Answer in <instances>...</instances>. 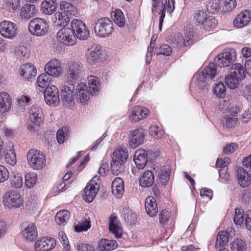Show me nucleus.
Here are the masks:
<instances>
[{
	"label": "nucleus",
	"instance_id": "nucleus-1",
	"mask_svg": "<svg viewBox=\"0 0 251 251\" xmlns=\"http://www.w3.org/2000/svg\"><path fill=\"white\" fill-rule=\"evenodd\" d=\"M152 12L158 13L160 16L159 19V30H162L164 19L165 17V11L171 13L175 8V0H151Z\"/></svg>",
	"mask_w": 251,
	"mask_h": 251
},
{
	"label": "nucleus",
	"instance_id": "nucleus-2",
	"mask_svg": "<svg viewBox=\"0 0 251 251\" xmlns=\"http://www.w3.org/2000/svg\"><path fill=\"white\" fill-rule=\"evenodd\" d=\"M128 157L126 149L119 148L115 150L111 155V170L113 175L118 176L125 170V164Z\"/></svg>",
	"mask_w": 251,
	"mask_h": 251
},
{
	"label": "nucleus",
	"instance_id": "nucleus-3",
	"mask_svg": "<svg viewBox=\"0 0 251 251\" xmlns=\"http://www.w3.org/2000/svg\"><path fill=\"white\" fill-rule=\"evenodd\" d=\"M29 119L31 123L27 125V129L31 132L38 131L45 119L42 108L37 105H32L29 111Z\"/></svg>",
	"mask_w": 251,
	"mask_h": 251
},
{
	"label": "nucleus",
	"instance_id": "nucleus-4",
	"mask_svg": "<svg viewBox=\"0 0 251 251\" xmlns=\"http://www.w3.org/2000/svg\"><path fill=\"white\" fill-rule=\"evenodd\" d=\"M26 159L29 166L35 170H41L46 165V155L36 149H32L28 151Z\"/></svg>",
	"mask_w": 251,
	"mask_h": 251
},
{
	"label": "nucleus",
	"instance_id": "nucleus-5",
	"mask_svg": "<svg viewBox=\"0 0 251 251\" xmlns=\"http://www.w3.org/2000/svg\"><path fill=\"white\" fill-rule=\"evenodd\" d=\"M114 30V25L108 17L100 18L95 23L94 31L96 35L100 38L110 37Z\"/></svg>",
	"mask_w": 251,
	"mask_h": 251
},
{
	"label": "nucleus",
	"instance_id": "nucleus-6",
	"mask_svg": "<svg viewBox=\"0 0 251 251\" xmlns=\"http://www.w3.org/2000/svg\"><path fill=\"white\" fill-rule=\"evenodd\" d=\"M49 27L47 21L40 18L33 19L28 25V29L30 33L37 36L46 35L48 32Z\"/></svg>",
	"mask_w": 251,
	"mask_h": 251
},
{
	"label": "nucleus",
	"instance_id": "nucleus-7",
	"mask_svg": "<svg viewBox=\"0 0 251 251\" xmlns=\"http://www.w3.org/2000/svg\"><path fill=\"white\" fill-rule=\"evenodd\" d=\"M194 29L191 25L184 27V32L179 33L175 38V43L179 48L190 46L193 43Z\"/></svg>",
	"mask_w": 251,
	"mask_h": 251
},
{
	"label": "nucleus",
	"instance_id": "nucleus-8",
	"mask_svg": "<svg viewBox=\"0 0 251 251\" xmlns=\"http://www.w3.org/2000/svg\"><path fill=\"white\" fill-rule=\"evenodd\" d=\"M83 75V69L81 63L79 62H71L67 70L68 81L72 84L81 80Z\"/></svg>",
	"mask_w": 251,
	"mask_h": 251
},
{
	"label": "nucleus",
	"instance_id": "nucleus-9",
	"mask_svg": "<svg viewBox=\"0 0 251 251\" xmlns=\"http://www.w3.org/2000/svg\"><path fill=\"white\" fill-rule=\"evenodd\" d=\"M3 202L4 206L9 209L19 208L23 205L24 199L18 192L11 191L5 194Z\"/></svg>",
	"mask_w": 251,
	"mask_h": 251
},
{
	"label": "nucleus",
	"instance_id": "nucleus-10",
	"mask_svg": "<svg viewBox=\"0 0 251 251\" xmlns=\"http://www.w3.org/2000/svg\"><path fill=\"white\" fill-rule=\"evenodd\" d=\"M57 40L62 44L72 46L76 43L74 31L72 28H63L59 30L57 34Z\"/></svg>",
	"mask_w": 251,
	"mask_h": 251
},
{
	"label": "nucleus",
	"instance_id": "nucleus-11",
	"mask_svg": "<svg viewBox=\"0 0 251 251\" xmlns=\"http://www.w3.org/2000/svg\"><path fill=\"white\" fill-rule=\"evenodd\" d=\"M236 51L233 49H229L218 54L214 59L216 65L220 67H227L236 59Z\"/></svg>",
	"mask_w": 251,
	"mask_h": 251
},
{
	"label": "nucleus",
	"instance_id": "nucleus-12",
	"mask_svg": "<svg viewBox=\"0 0 251 251\" xmlns=\"http://www.w3.org/2000/svg\"><path fill=\"white\" fill-rule=\"evenodd\" d=\"M44 93V99L47 104L56 106L59 104V90L56 86H48L45 89Z\"/></svg>",
	"mask_w": 251,
	"mask_h": 251
},
{
	"label": "nucleus",
	"instance_id": "nucleus-13",
	"mask_svg": "<svg viewBox=\"0 0 251 251\" xmlns=\"http://www.w3.org/2000/svg\"><path fill=\"white\" fill-rule=\"evenodd\" d=\"M71 27L72 28L74 34L76 33L75 38L79 40H85L89 36V31L86 25L80 20L74 19L72 21Z\"/></svg>",
	"mask_w": 251,
	"mask_h": 251
},
{
	"label": "nucleus",
	"instance_id": "nucleus-14",
	"mask_svg": "<svg viewBox=\"0 0 251 251\" xmlns=\"http://www.w3.org/2000/svg\"><path fill=\"white\" fill-rule=\"evenodd\" d=\"M21 233L28 241L33 242L38 237V231L35 225L31 222H25L21 226Z\"/></svg>",
	"mask_w": 251,
	"mask_h": 251
},
{
	"label": "nucleus",
	"instance_id": "nucleus-15",
	"mask_svg": "<svg viewBox=\"0 0 251 251\" xmlns=\"http://www.w3.org/2000/svg\"><path fill=\"white\" fill-rule=\"evenodd\" d=\"M18 28L14 23L5 20L0 23V33L3 37L12 39L17 34Z\"/></svg>",
	"mask_w": 251,
	"mask_h": 251
},
{
	"label": "nucleus",
	"instance_id": "nucleus-16",
	"mask_svg": "<svg viewBox=\"0 0 251 251\" xmlns=\"http://www.w3.org/2000/svg\"><path fill=\"white\" fill-rule=\"evenodd\" d=\"M251 21V10L246 9L238 14L233 21V26L241 28L248 25Z\"/></svg>",
	"mask_w": 251,
	"mask_h": 251
},
{
	"label": "nucleus",
	"instance_id": "nucleus-17",
	"mask_svg": "<svg viewBox=\"0 0 251 251\" xmlns=\"http://www.w3.org/2000/svg\"><path fill=\"white\" fill-rule=\"evenodd\" d=\"M44 70L51 77L57 78L60 77L63 72L61 63L56 59L49 61L45 65Z\"/></svg>",
	"mask_w": 251,
	"mask_h": 251
},
{
	"label": "nucleus",
	"instance_id": "nucleus-18",
	"mask_svg": "<svg viewBox=\"0 0 251 251\" xmlns=\"http://www.w3.org/2000/svg\"><path fill=\"white\" fill-rule=\"evenodd\" d=\"M56 245L55 240L52 238L44 237L38 239L34 244L35 251H50Z\"/></svg>",
	"mask_w": 251,
	"mask_h": 251
},
{
	"label": "nucleus",
	"instance_id": "nucleus-19",
	"mask_svg": "<svg viewBox=\"0 0 251 251\" xmlns=\"http://www.w3.org/2000/svg\"><path fill=\"white\" fill-rule=\"evenodd\" d=\"M145 134L142 128H137L132 131L129 136V145L130 148L135 149L144 143Z\"/></svg>",
	"mask_w": 251,
	"mask_h": 251
},
{
	"label": "nucleus",
	"instance_id": "nucleus-20",
	"mask_svg": "<svg viewBox=\"0 0 251 251\" xmlns=\"http://www.w3.org/2000/svg\"><path fill=\"white\" fill-rule=\"evenodd\" d=\"M98 188V184L93 178L84 188V200L88 202H92L96 196Z\"/></svg>",
	"mask_w": 251,
	"mask_h": 251
},
{
	"label": "nucleus",
	"instance_id": "nucleus-21",
	"mask_svg": "<svg viewBox=\"0 0 251 251\" xmlns=\"http://www.w3.org/2000/svg\"><path fill=\"white\" fill-rule=\"evenodd\" d=\"M109 230L116 238L122 237L123 233L122 225L118 217L114 214H112L109 217Z\"/></svg>",
	"mask_w": 251,
	"mask_h": 251
},
{
	"label": "nucleus",
	"instance_id": "nucleus-22",
	"mask_svg": "<svg viewBox=\"0 0 251 251\" xmlns=\"http://www.w3.org/2000/svg\"><path fill=\"white\" fill-rule=\"evenodd\" d=\"M237 180L240 186L246 188L251 184V175L242 167H239L236 170Z\"/></svg>",
	"mask_w": 251,
	"mask_h": 251
},
{
	"label": "nucleus",
	"instance_id": "nucleus-23",
	"mask_svg": "<svg viewBox=\"0 0 251 251\" xmlns=\"http://www.w3.org/2000/svg\"><path fill=\"white\" fill-rule=\"evenodd\" d=\"M154 170L159 182L166 184L169 179L171 170L166 166H156Z\"/></svg>",
	"mask_w": 251,
	"mask_h": 251
},
{
	"label": "nucleus",
	"instance_id": "nucleus-24",
	"mask_svg": "<svg viewBox=\"0 0 251 251\" xmlns=\"http://www.w3.org/2000/svg\"><path fill=\"white\" fill-rule=\"evenodd\" d=\"M148 155L145 150L140 149L137 150L134 155V161L139 169H143L146 166L148 161Z\"/></svg>",
	"mask_w": 251,
	"mask_h": 251
},
{
	"label": "nucleus",
	"instance_id": "nucleus-25",
	"mask_svg": "<svg viewBox=\"0 0 251 251\" xmlns=\"http://www.w3.org/2000/svg\"><path fill=\"white\" fill-rule=\"evenodd\" d=\"M92 50L86 53V60L91 65L95 64L100 59L102 55L101 47L98 45L92 47Z\"/></svg>",
	"mask_w": 251,
	"mask_h": 251
},
{
	"label": "nucleus",
	"instance_id": "nucleus-26",
	"mask_svg": "<svg viewBox=\"0 0 251 251\" xmlns=\"http://www.w3.org/2000/svg\"><path fill=\"white\" fill-rule=\"evenodd\" d=\"M75 94L76 99L82 103L86 102L89 99L90 93L87 86L83 83H79L77 85Z\"/></svg>",
	"mask_w": 251,
	"mask_h": 251
},
{
	"label": "nucleus",
	"instance_id": "nucleus-27",
	"mask_svg": "<svg viewBox=\"0 0 251 251\" xmlns=\"http://www.w3.org/2000/svg\"><path fill=\"white\" fill-rule=\"evenodd\" d=\"M146 211L150 217L155 216L158 213V206L156 200L153 197H148L145 202Z\"/></svg>",
	"mask_w": 251,
	"mask_h": 251
},
{
	"label": "nucleus",
	"instance_id": "nucleus-28",
	"mask_svg": "<svg viewBox=\"0 0 251 251\" xmlns=\"http://www.w3.org/2000/svg\"><path fill=\"white\" fill-rule=\"evenodd\" d=\"M149 113V111L147 108L140 106H136L134 107L129 118L132 121L137 122L146 118Z\"/></svg>",
	"mask_w": 251,
	"mask_h": 251
},
{
	"label": "nucleus",
	"instance_id": "nucleus-29",
	"mask_svg": "<svg viewBox=\"0 0 251 251\" xmlns=\"http://www.w3.org/2000/svg\"><path fill=\"white\" fill-rule=\"evenodd\" d=\"M139 185L143 188H148L152 185L154 181L153 172L150 170L145 171L139 178Z\"/></svg>",
	"mask_w": 251,
	"mask_h": 251
},
{
	"label": "nucleus",
	"instance_id": "nucleus-30",
	"mask_svg": "<svg viewBox=\"0 0 251 251\" xmlns=\"http://www.w3.org/2000/svg\"><path fill=\"white\" fill-rule=\"evenodd\" d=\"M36 72V69L32 64H23L20 68V75L29 80L34 77Z\"/></svg>",
	"mask_w": 251,
	"mask_h": 251
},
{
	"label": "nucleus",
	"instance_id": "nucleus-31",
	"mask_svg": "<svg viewBox=\"0 0 251 251\" xmlns=\"http://www.w3.org/2000/svg\"><path fill=\"white\" fill-rule=\"evenodd\" d=\"M112 192L117 198H121L124 191V181L121 177L116 178L112 182Z\"/></svg>",
	"mask_w": 251,
	"mask_h": 251
},
{
	"label": "nucleus",
	"instance_id": "nucleus-32",
	"mask_svg": "<svg viewBox=\"0 0 251 251\" xmlns=\"http://www.w3.org/2000/svg\"><path fill=\"white\" fill-rule=\"evenodd\" d=\"M57 6L56 0H45L41 5V10L43 13L47 15L53 14Z\"/></svg>",
	"mask_w": 251,
	"mask_h": 251
},
{
	"label": "nucleus",
	"instance_id": "nucleus-33",
	"mask_svg": "<svg viewBox=\"0 0 251 251\" xmlns=\"http://www.w3.org/2000/svg\"><path fill=\"white\" fill-rule=\"evenodd\" d=\"M111 17L114 22L119 27L125 25L126 18L122 10L120 9H115L111 13Z\"/></svg>",
	"mask_w": 251,
	"mask_h": 251
},
{
	"label": "nucleus",
	"instance_id": "nucleus-34",
	"mask_svg": "<svg viewBox=\"0 0 251 251\" xmlns=\"http://www.w3.org/2000/svg\"><path fill=\"white\" fill-rule=\"evenodd\" d=\"M229 235L227 231H220L217 236L215 248L216 250L225 248V246L228 242Z\"/></svg>",
	"mask_w": 251,
	"mask_h": 251
},
{
	"label": "nucleus",
	"instance_id": "nucleus-35",
	"mask_svg": "<svg viewBox=\"0 0 251 251\" xmlns=\"http://www.w3.org/2000/svg\"><path fill=\"white\" fill-rule=\"evenodd\" d=\"M11 99L9 94L6 92L0 93V112L5 113L11 107Z\"/></svg>",
	"mask_w": 251,
	"mask_h": 251
},
{
	"label": "nucleus",
	"instance_id": "nucleus-36",
	"mask_svg": "<svg viewBox=\"0 0 251 251\" xmlns=\"http://www.w3.org/2000/svg\"><path fill=\"white\" fill-rule=\"evenodd\" d=\"M35 14V6L33 4H26L21 9L20 16L22 19L28 20Z\"/></svg>",
	"mask_w": 251,
	"mask_h": 251
},
{
	"label": "nucleus",
	"instance_id": "nucleus-37",
	"mask_svg": "<svg viewBox=\"0 0 251 251\" xmlns=\"http://www.w3.org/2000/svg\"><path fill=\"white\" fill-rule=\"evenodd\" d=\"M117 246V242L114 240L102 239L99 244V248L101 251H109L114 250Z\"/></svg>",
	"mask_w": 251,
	"mask_h": 251
},
{
	"label": "nucleus",
	"instance_id": "nucleus-38",
	"mask_svg": "<svg viewBox=\"0 0 251 251\" xmlns=\"http://www.w3.org/2000/svg\"><path fill=\"white\" fill-rule=\"evenodd\" d=\"M229 72L240 79V80L245 78L247 74L245 68L239 63L234 64L232 65L229 68Z\"/></svg>",
	"mask_w": 251,
	"mask_h": 251
},
{
	"label": "nucleus",
	"instance_id": "nucleus-39",
	"mask_svg": "<svg viewBox=\"0 0 251 251\" xmlns=\"http://www.w3.org/2000/svg\"><path fill=\"white\" fill-rule=\"evenodd\" d=\"M89 88L92 94H96L100 89V81L98 77L93 75L88 77Z\"/></svg>",
	"mask_w": 251,
	"mask_h": 251
},
{
	"label": "nucleus",
	"instance_id": "nucleus-40",
	"mask_svg": "<svg viewBox=\"0 0 251 251\" xmlns=\"http://www.w3.org/2000/svg\"><path fill=\"white\" fill-rule=\"evenodd\" d=\"M52 21L56 25L65 27L70 22V20L66 14L63 15L62 12H57L54 15Z\"/></svg>",
	"mask_w": 251,
	"mask_h": 251
},
{
	"label": "nucleus",
	"instance_id": "nucleus-41",
	"mask_svg": "<svg viewBox=\"0 0 251 251\" xmlns=\"http://www.w3.org/2000/svg\"><path fill=\"white\" fill-rule=\"evenodd\" d=\"M70 217V213L67 210H62L57 213L55 217V220L59 226H65L69 221Z\"/></svg>",
	"mask_w": 251,
	"mask_h": 251
},
{
	"label": "nucleus",
	"instance_id": "nucleus-42",
	"mask_svg": "<svg viewBox=\"0 0 251 251\" xmlns=\"http://www.w3.org/2000/svg\"><path fill=\"white\" fill-rule=\"evenodd\" d=\"M51 81L52 77L49 74L44 73L38 76L36 82L38 86L43 89L50 86L49 84Z\"/></svg>",
	"mask_w": 251,
	"mask_h": 251
},
{
	"label": "nucleus",
	"instance_id": "nucleus-43",
	"mask_svg": "<svg viewBox=\"0 0 251 251\" xmlns=\"http://www.w3.org/2000/svg\"><path fill=\"white\" fill-rule=\"evenodd\" d=\"M70 137V129L68 127L63 126L59 128L56 132V139L59 144L64 143Z\"/></svg>",
	"mask_w": 251,
	"mask_h": 251
},
{
	"label": "nucleus",
	"instance_id": "nucleus-44",
	"mask_svg": "<svg viewBox=\"0 0 251 251\" xmlns=\"http://www.w3.org/2000/svg\"><path fill=\"white\" fill-rule=\"evenodd\" d=\"M221 3L223 15L232 11L236 6V0H221Z\"/></svg>",
	"mask_w": 251,
	"mask_h": 251
},
{
	"label": "nucleus",
	"instance_id": "nucleus-45",
	"mask_svg": "<svg viewBox=\"0 0 251 251\" xmlns=\"http://www.w3.org/2000/svg\"><path fill=\"white\" fill-rule=\"evenodd\" d=\"M208 16L206 10L204 9L196 10L193 15V18L198 25H201Z\"/></svg>",
	"mask_w": 251,
	"mask_h": 251
},
{
	"label": "nucleus",
	"instance_id": "nucleus-46",
	"mask_svg": "<svg viewBox=\"0 0 251 251\" xmlns=\"http://www.w3.org/2000/svg\"><path fill=\"white\" fill-rule=\"evenodd\" d=\"M218 25L217 20L213 16L209 15L201 26L207 31L215 28Z\"/></svg>",
	"mask_w": 251,
	"mask_h": 251
},
{
	"label": "nucleus",
	"instance_id": "nucleus-47",
	"mask_svg": "<svg viewBox=\"0 0 251 251\" xmlns=\"http://www.w3.org/2000/svg\"><path fill=\"white\" fill-rule=\"evenodd\" d=\"M25 185L28 188H32L36 185L37 181V175L34 172L26 173L25 176Z\"/></svg>",
	"mask_w": 251,
	"mask_h": 251
},
{
	"label": "nucleus",
	"instance_id": "nucleus-48",
	"mask_svg": "<svg viewBox=\"0 0 251 251\" xmlns=\"http://www.w3.org/2000/svg\"><path fill=\"white\" fill-rule=\"evenodd\" d=\"M21 5L20 0H5L4 8L9 12L14 13Z\"/></svg>",
	"mask_w": 251,
	"mask_h": 251
},
{
	"label": "nucleus",
	"instance_id": "nucleus-49",
	"mask_svg": "<svg viewBox=\"0 0 251 251\" xmlns=\"http://www.w3.org/2000/svg\"><path fill=\"white\" fill-rule=\"evenodd\" d=\"M240 79L231 74H229L225 78V82L227 86L230 89H234L237 87L239 84Z\"/></svg>",
	"mask_w": 251,
	"mask_h": 251
},
{
	"label": "nucleus",
	"instance_id": "nucleus-50",
	"mask_svg": "<svg viewBox=\"0 0 251 251\" xmlns=\"http://www.w3.org/2000/svg\"><path fill=\"white\" fill-rule=\"evenodd\" d=\"M60 9L68 16L75 15L76 12L75 7L71 3L66 1H61L60 2Z\"/></svg>",
	"mask_w": 251,
	"mask_h": 251
},
{
	"label": "nucleus",
	"instance_id": "nucleus-51",
	"mask_svg": "<svg viewBox=\"0 0 251 251\" xmlns=\"http://www.w3.org/2000/svg\"><path fill=\"white\" fill-rule=\"evenodd\" d=\"M232 251H247L245 241L239 238H236L231 243Z\"/></svg>",
	"mask_w": 251,
	"mask_h": 251
},
{
	"label": "nucleus",
	"instance_id": "nucleus-52",
	"mask_svg": "<svg viewBox=\"0 0 251 251\" xmlns=\"http://www.w3.org/2000/svg\"><path fill=\"white\" fill-rule=\"evenodd\" d=\"M72 175L71 172L67 173L63 177V181L59 183L57 186V188L58 191L62 192L67 190L70 186V181L69 180Z\"/></svg>",
	"mask_w": 251,
	"mask_h": 251
},
{
	"label": "nucleus",
	"instance_id": "nucleus-53",
	"mask_svg": "<svg viewBox=\"0 0 251 251\" xmlns=\"http://www.w3.org/2000/svg\"><path fill=\"white\" fill-rule=\"evenodd\" d=\"M245 219V217L243 209L241 208H236L235 209V214L233 218V221L235 224L241 226L243 224Z\"/></svg>",
	"mask_w": 251,
	"mask_h": 251
},
{
	"label": "nucleus",
	"instance_id": "nucleus-54",
	"mask_svg": "<svg viewBox=\"0 0 251 251\" xmlns=\"http://www.w3.org/2000/svg\"><path fill=\"white\" fill-rule=\"evenodd\" d=\"M11 184L14 188H20L23 185V178L20 173H13L10 179Z\"/></svg>",
	"mask_w": 251,
	"mask_h": 251
},
{
	"label": "nucleus",
	"instance_id": "nucleus-55",
	"mask_svg": "<svg viewBox=\"0 0 251 251\" xmlns=\"http://www.w3.org/2000/svg\"><path fill=\"white\" fill-rule=\"evenodd\" d=\"M91 226V221L89 218L82 220L80 223L75 226V230L77 232L86 231Z\"/></svg>",
	"mask_w": 251,
	"mask_h": 251
},
{
	"label": "nucleus",
	"instance_id": "nucleus-56",
	"mask_svg": "<svg viewBox=\"0 0 251 251\" xmlns=\"http://www.w3.org/2000/svg\"><path fill=\"white\" fill-rule=\"evenodd\" d=\"M5 160L7 164L11 166H14L16 164L17 158L13 148L6 151L5 154Z\"/></svg>",
	"mask_w": 251,
	"mask_h": 251
},
{
	"label": "nucleus",
	"instance_id": "nucleus-57",
	"mask_svg": "<svg viewBox=\"0 0 251 251\" xmlns=\"http://www.w3.org/2000/svg\"><path fill=\"white\" fill-rule=\"evenodd\" d=\"M149 133L151 136L155 139H160L163 137L165 133L163 130L161 129L159 127L152 126L150 127L149 129Z\"/></svg>",
	"mask_w": 251,
	"mask_h": 251
},
{
	"label": "nucleus",
	"instance_id": "nucleus-58",
	"mask_svg": "<svg viewBox=\"0 0 251 251\" xmlns=\"http://www.w3.org/2000/svg\"><path fill=\"white\" fill-rule=\"evenodd\" d=\"M216 73L217 71L214 63H210L209 65L205 68L202 73L204 76L206 78L209 77L211 79L214 78Z\"/></svg>",
	"mask_w": 251,
	"mask_h": 251
},
{
	"label": "nucleus",
	"instance_id": "nucleus-59",
	"mask_svg": "<svg viewBox=\"0 0 251 251\" xmlns=\"http://www.w3.org/2000/svg\"><path fill=\"white\" fill-rule=\"evenodd\" d=\"M214 94L220 98H224L226 95V87L223 82H219L213 89Z\"/></svg>",
	"mask_w": 251,
	"mask_h": 251
},
{
	"label": "nucleus",
	"instance_id": "nucleus-60",
	"mask_svg": "<svg viewBox=\"0 0 251 251\" xmlns=\"http://www.w3.org/2000/svg\"><path fill=\"white\" fill-rule=\"evenodd\" d=\"M155 51L157 55L162 54L169 56L172 53V49L170 46L167 44H162L159 47L156 48Z\"/></svg>",
	"mask_w": 251,
	"mask_h": 251
},
{
	"label": "nucleus",
	"instance_id": "nucleus-61",
	"mask_svg": "<svg viewBox=\"0 0 251 251\" xmlns=\"http://www.w3.org/2000/svg\"><path fill=\"white\" fill-rule=\"evenodd\" d=\"M237 121V118L228 116L224 117L222 120L223 126L228 128L233 127L236 125Z\"/></svg>",
	"mask_w": 251,
	"mask_h": 251
},
{
	"label": "nucleus",
	"instance_id": "nucleus-62",
	"mask_svg": "<svg viewBox=\"0 0 251 251\" xmlns=\"http://www.w3.org/2000/svg\"><path fill=\"white\" fill-rule=\"evenodd\" d=\"M171 217V213L168 210L164 209L159 213V221L162 226L167 224Z\"/></svg>",
	"mask_w": 251,
	"mask_h": 251
},
{
	"label": "nucleus",
	"instance_id": "nucleus-63",
	"mask_svg": "<svg viewBox=\"0 0 251 251\" xmlns=\"http://www.w3.org/2000/svg\"><path fill=\"white\" fill-rule=\"evenodd\" d=\"M242 96L249 102H251V84L245 85L241 90Z\"/></svg>",
	"mask_w": 251,
	"mask_h": 251
},
{
	"label": "nucleus",
	"instance_id": "nucleus-64",
	"mask_svg": "<svg viewBox=\"0 0 251 251\" xmlns=\"http://www.w3.org/2000/svg\"><path fill=\"white\" fill-rule=\"evenodd\" d=\"M9 177L8 170L3 165H0V183L7 180Z\"/></svg>",
	"mask_w": 251,
	"mask_h": 251
}]
</instances>
